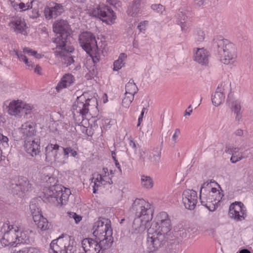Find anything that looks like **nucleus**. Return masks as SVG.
<instances>
[{"label": "nucleus", "instance_id": "nucleus-1", "mask_svg": "<svg viewBox=\"0 0 253 253\" xmlns=\"http://www.w3.org/2000/svg\"><path fill=\"white\" fill-rule=\"evenodd\" d=\"M135 212V217L132 224L134 233L140 234L144 232L149 222L153 218L154 209L151 204L143 199H136L131 207Z\"/></svg>", "mask_w": 253, "mask_h": 253}, {"label": "nucleus", "instance_id": "nucleus-2", "mask_svg": "<svg viewBox=\"0 0 253 253\" xmlns=\"http://www.w3.org/2000/svg\"><path fill=\"white\" fill-rule=\"evenodd\" d=\"M93 235L96 240L101 242L104 248H110L113 242L111 221L105 218H99L93 224Z\"/></svg>", "mask_w": 253, "mask_h": 253}, {"label": "nucleus", "instance_id": "nucleus-3", "mask_svg": "<svg viewBox=\"0 0 253 253\" xmlns=\"http://www.w3.org/2000/svg\"><path fill=\"white\" fill-rule=\"evenodd\" d=\"M53 30L57 34L56 38L53 40L56 46L61 48L66 46L69 48L68 50L71 51L72 46L69 40L71 28L68 22L64 19L56 20L53 24Z\"/></svg>", "mask_w": 253, "mask_h": 253}, {"label": "nucleus", "instance_id": "nucleus-4", "mask_svg": "<svg viewBox=\"0 0 253 253\" xmlns=\"http://www.w3.org/2000/svg\"><path fill=\"white\" fill-rule=\"evenodd\" d=\"M153 228L147 230V242L152 251H155L162 247L168 238L169 233H164L161 230Z\"/></svg>", "mask_w": 253, "mask_h": 253}, {"label": "nucleus", "instance_id": "nucleus-5", "mask_svg": "<svg viewBox=\"0 0 253 253\" xmlns=\"http://www.w3.org/2000/svg\"><path fill=\"white\" fill-rule=\"evenodd\" d=\"M223 195L214 188L211 190L200 195L201 203L211 211H214L218 206L219 202L222 199Z\"/></svg>", "mask_w": 253, "mask_h": 253}, {"label": "nucleus", "instance_id": "nucleus-6", "mask_svg": "<svg viewBox=\"0 0 253 253\" xmlns=\"http://www.w3.org/2000/svg\"><path fill=\"white\" fill-rule=\"evenodd\" d=\"M88 14L93 17L98 18L109 24L115 20L114 11L107 6L100 5L88 10Z\"/></svg>", "mask_w": 253, "mask_h": 253}, {"label": "nucleus", "instance_id": "nucleus-7", "mask_svg": "<svg viewBox=\"0 0 253 253\" xmlns=\"http://www.w3.org/2000/svg\"><path fill=\"white\" fill-rule=\"evenodd\" d=\"M69 194L64 193L60 186L53 185L45 192V197L47 201L54 204H63V201H66Z\"/></svg>", "mask_w": 253, "mask_h": 253}, {"label": "nucleus", "instance_id": "nucleus-8", "mask_svg": "<svg viewBox=\"0 0 253 253\" xmlns=\"http://www.w3.org/2000/svg\"><path fill=\"white\" fill-rule=\"evenodd\" d=\"M80 45L91 55V52H96L98 49L97 42L94 35L88 32L82 33L79 37Z\"/></svg>", "mask_w": 253, "mask_h": 253}, {"label": "nucleus", "instance_id": "nucleus-9", "mask_svg": "<svg viewBox=\"0 0 253 253\" xmlns=\"http://www.w3.org/2000/svg\"><path fill=\"white\" fill-rule=\"evenodd\" d=\"M6 228H7V230L0 239V243L2 246L6 247L9 245L12 246L15 243L17 244L18 234L19 232V227L6 224L3 226V229L4 230Z\"/></svg>", "mask_w": 253, "mask_h": 253}, {"label": "nucleus", "instance_id": "nucleus-10", "mask_svg": "<svg viewBox=\"0 0 253 253\" xmlns=\"http://www.w3.org/2000/svg\"><path fill=\"white\" fill-rule=\"evenodd\" d=\"M161 230L164 233H169L171 230L170 220L166 212H160L156 217L155 221L152 222L150 228Z\"/></svg>", "mask_w": 253, "mask_h": 253}, {"label": "nucleus", "instance_id": "nucleus-11", "mask_svg": "<svg viewBox=\"0 0 253 253\" xmlns=\"http://www.w3.org/2000/svg\"><path fill=\"white\" fill-rule=\"evenodd\" d=\"M90 99H86L83 94L77 97L76 101L72 106L73 114L74 116L81 115L83 117L86 115L89 111L88 106Z\"/></svg>", "mask_w": 253, "mask_h": 253}, {"label": "nucleus", "instance_id": "nucleus-12", "mask_svg": "<svg viewBox=\"0 0 253 253\" xmlns=\"http://www.w3.org/2000/svg\"><path fill=\"white\" fill-rule=\"evenodd\" d=\"M229 216L236 221H242L246 216L245 207L241 202H236L232 203L229 211Z\"/></svg>", "mask_w": 253, "mask_h": 253}, {"label": "nucleus", "instance_id": "nucleus-13", "mask_svg": "<svg viewBox=\"0 0 253 253\" xmlns=\"http://www.w3.org/2000/svg\"><path fill=\"white\" fill-rule=\"evenodd\" d=\"M82 247L85 253H99L101 250H105L109 248H104L101 242L94 240L91 238H85L82 242Z\"/></svg>", "mask_w": 253, "mask_h": 253}, {"label": "nucleus", "instance_id": "nucleus-14", "mask_svg": "<svg viewBox=\"0 0 253 253\" xmlns=\"http://www.w3.org/2000/svg\"><path fill=\"white\" fill-rule=\"evenodd\" d=\"M197 194L193 190H186L182 194V202L185 207L189 210L195 209L197 203Z\"/></svg>", "mask_w": 253, "mask_h": 253}, {"label": "nucleus", "instance_id": "nucleus-15", "mask_svg": "<svg viewBox=\"0 0 253 253\" xmlns=\"http://www.w3.org/2000/svg\"><path fill=\"white\" fill-rule=\"evenodd\" d=\"M228 87L227 85L223 84L217 86L211 97L212 103L214 106H218L224 102L225 92Z\"/></svg>", "mask_w": 253, "mask_h": 253}, {"label": "nucleus", "instance_id": "nucleus-16", "mask_svg": "<svg viewBox=\"0 0 253 253\" xmlns=\"http://www.w3.org/2000/svg\"><path fill=\"white\" fill-rule=\"evenodd\" d=\"M223 56L221 59L224 64H233L235 63L236 54L235 48L231 44L226 45L223 47Z\"/></svg>", "mask_w": 253, "mask_h": 253}, {"label": "nucleus", "instance_id": "nucleus-17", "mask_svg": "<svg viewBox=\"0 0 253 253\" xmlns=\"http://www.w3.org/2000/svg\"><path fill=\"white\" fill-rule=\"evenodd\" d=\"M9 26L13 30L14 32L24 35H27V28L24 19L21 17L14 18L9 23Z\"/></svg>", "mask_w": 253, "mask_h": 253}, {"label": "nucleus", "instance_id": "nucleus-18", "mask_svg": "<svg viewBox=\"0 0 253 253\" xmlns=\"http://www.w3.org/2000/svg\"><path fill=\"white\" fill-rule=\"evenodd\" d=\"M31 188V185L26 178L19 179L17 182L12 183L10 189L14 194H18L20 192L29 191Z\"/></svg>", "mask_w": 253, "mask_h": 253}, {"label": "nucleus", "instance_id": "nucleus-19", "mask_svg": "<svg viewBox=\"0 0 253 253\" xmlns=\"http://www.w3.org/2000/svg\"><path fill=\"white\" fill-rule=\"evenodd\" d=\"M21 134V139H30L36 133L35 125L32 122H27L23 124L19 130Z\"/></svg>", "mask_w": 253, "mask_h": 253}, {"label": "nucleus", "instance_id": "nucleus-20", "mask_svg": "<svg viewBox=\"0 0 253 253\" xmlns=\"http://www.w3.org/2000/svg\"><path fill=\"white\" fill-rule=\"evenodd\" d=\"M68 47L66 46L61 47V48L56 46V50L55 51L56 55L62 57L63 61L67 66L70 65L74 62L73 56L71 55V53L74 50V48L72 46L71 51L68 50Z\"/></svg>", "mask_w": 253, "mask_h": 253}, {"label": "nucleus", "instance_id": "nucleus-21", "mask_svg": "<svg viewBox=\"0 0 253 253\" xmlns=\"http://www.w3.org/2000/svg\"><path fill=\"white\" fill-rule=\"evenodd\" d=\"M194 60L202 65H207L209 63V52L204 47L195 48L193 49Z\"/></svg>", "mask_w": 253, "mask_h": 253}, {"label": "nucleus", "instance_id": "nucleus-22", "mask_svg": "<svg viewBox=\"0 0 253 253\" xmlns=\"http://www.w3.org/2000/svg\"><path fill=\"white\" fill-rule=\"evenodd\" d=\"M64 11L63 5L61 4L56 3L50 7L45 8L44 13L45 18L50 19L60 15Z\"/></svg>", "mask_w": 253, "mask_h": 253}, {"label": "nucleus", "instance_id": "nucleus-23", "mask_svg": "<svg viewBox=\"0 0 253 253\" xmlns=\"http://www.w3.org/2000/svg\"><path fill=\"white\" fill-rule=\"evenodd\" d=\"M24 148L31 156H36L40 152V142L39 140L36 141L35 140L26 139Z\"/></svg>", "mask_w": 253, "mask_h": 253}, {"label": "nucleus", "instance_id": "nucleus-24", "mask_svg": "<svg viewBox=\"0 0 253 253\" xmlns=\"http://www.w3.org/2000/svg\"><path fill=\"white\" fill-rule=\"evenodd\" d=\"M59 146L57 144H48L45 149V159L47 161H54L60 162L57 153Z\"/></svg>", "mask_w": 253, "mask_h": 253}, {"label": "nucleus", "instance_id": "nucleus-25", "mask_svg": "<svg viewBox=\"0 0 253 253\" xmlns=\"http://www.w3.org/2000/svg\"><path fill=\"white\" fill-rule=\"evenodd\" d=\"M67 241V239L60 237L53 240L50 245V253H63V251L66 248V242Z\"/></svg>", "mask_w": 253, "mask_h": 253}, {"label": "nucleus", "instance_id": "nucleus-26", "mask_svg": "<svg viewBox=\"0 0 253 253\" xmlns=\"http://www.w3.org/2000/svg\"><path fill=\"white\" fill-rule=\"evenodd\" d=\"M75 81V78L71 74H66L61 78L56 87L57 91L59 92L63 88L71 85Z\"/></svg>", "mask_w": 253, "mask_h": 253}, {"label": "nucleus", "instance_id": "nucleus-27", "mask_svg": "<svg viewBox=\"0 0 253 253\" xmlns=\"http://www.w3.org/2000/svg\"><path fill=\"white\" fill-rule=\"evenodd\" d=\"M142 0H133L130 3L126 11L128 15L135 17L140 11V5Z\"/></svg>", "mask_w": 253, "mask_h": 253}, {"label": "nucleus", "instance_id": "nucleus-28", "mask_svg": "<svg viewBox=\"0 0 253 253\" xmlns=\"http://www.w3.org/2000/svg\"><path fill=\"white\" fill-rule=\"evenodd\" d=\"M52 171L53 168L50 167L44 168L42 172V180L43 182H47L51 185L54 184L55 179L54 177L52 176Z\"/></svg>", "mask_w": 253, "mask_h": 253}, {"label": "nucleus", "instance_id": "nucleus-29", "mask_svg": "<svg viewBox=\"0 0 253 253\" xmlns=\"http://www.w3.org/2000/svg\"><path fill=\"white\" fill-rule=\"evenodd\" d=\"M30 209L34 221L40 220L42 214L39 208L38 203L36 199H33L30 203Z\"/></svg>", "mask_w": 253, "mask_h": 253}, {"label": "nucleus", "instance_id": "nucleus-30", "mask_svg": "<svg viewBox=\"0 0 253 253\" xmlns=\"http://www.w3.org/2000/svg\"><path fill=\"white\" fill-rule=\"evenodd\" d=\"M8 112L9 114L13 116L18 115L22 112V101H13L8 106Z\"/></svg>", "mask_w": 253, "mask_h": 253}, {"label": "nucleus", "instance_id": "nucleus-31", "mask_svg": "<svg viewBox=\"0 0 253 253\" xmlns=\"http://www.w3.org/2000/svg\"><path fill=\"white\" fill-rule=\"evenodd\" d=\"M161 149L157 147L154 148L148 155V159L152 163L158 164L161 158Z\"/></svg>", "mask_w": 253, "mask_h": 253}, {"label": "nucleus", "instance_id": "nucleus-32", "mask_svg": "<svg viewBox=\"0 0 253 253\" xmlns=\"http://www.w3.org/2000/svg\"><path fill=\"white\" fill-rule=\"evenodd\" d=\"M141 185L146 189H150L153 188L154 185V181L152 178L146 175H142L141 176Z\"/></svg>", "mask_w": 253, "mask_h": 253}, {"label": "nucleus", "instance_id": "nucleus-33", "mask_svg": "<svg viewBox=\"0 0 253 253\" xmlns=\"http://www.w3.org/2000/svg\"><path fill=\"white\" fill-rule=\"evenodd\" d=\"M126 94H129L134 96L135 94L138 91V88L135 84L134 83L133 80H130L129 82L126 84L125 87Z\"/></svg>", "mask_w": 253, "mask_h": 253}, {"label": "nucleus", "instance_id": "nucleus-34", "mask_svg": "<svg viewBox=\"0 0 253 253\" xmlns=\"http://www.w3.org/2000/svg\"><path fill=\"white\" fill-rule=\"evenodd\" d=\"M126 58V55L125 53H121L118 60L114 63V70L118 71L121 69L125 65V61Z\"/></svg>", "mask_w": 253, "mask_h": 253}, {"label": "nucleus", "instance_id": "nucleus-35", "mask_svg": "<svg viewBox=\"0 0 253 253\" xmlns=\"http://www.w3.org/2000/svg\"><path fill=\"white\" fill-rule=\"evenodd\" d=\"M14 52L15 53V54L17 55L19 59L23 61L25 64H26L29 67V68L30 67L33 68L35 67L34 63H33L31 61H29L27 57L22 52H19L17 50H14Z\"/></svg>", "mask_w": 253, "mask_h": 253}, {"label": "nucleus", "instance_id": "nucleus-36", "mask_svg": "<svg viewBox=\"0 0 253 253\" xmlns=\"http://www.w3.org/2000/svg\"><path fill=\"white\" fill-rule=\"evenodd\" d=\"M38 225L39 228L41 230L44 231L48 229V224L47 220L46 218H44L43 216H41L40 220L38 221H34Z\"/></svg>", "mask_w": 253, "mask_h": 253}, {"label": "nucleus", "instance_id": "nucleus-37", "mask_svg": "<svg viewBox=\"0 0 253 253\" xmlns=\"http://www.w3.org/2000/svg\"><path fill=\"white\" fill-rule=\"evenodd\" d=\"M103 172L104 174H102V184L105 185L106 184H111L113 183V181L110 177L109 176V174L108 173V169L107 168H103Z\"/></svg>", "mask_w": 253, "mask_h": 253}, {"label": "nucleus", "instance_id": "nucleus-38", "mask_svg": "<svg viewBox=\"0 0 253 253\" xmlns=\"http://www.w3.org/2000/svg\"><path fill=\"white\" fill-rule=\"evenodd\" d=\"M102 179V174H94L93 175V177L92 179V181L93 182V180H94L93 182L94 183L93 186V193L96 192V190H97V188L99 186H100L102 184L101 182Z\"/></svg>", "mask_w": 253, "mask_h": 253}, {"label": "nucleus", "instance_id": "nucleus-39", "mask_svg": "<svg viewBox=\"0 0 253 253\" xmlns=\"http://www.w3.org/2000/svg\"><path fill=\"white\" fill-rule=\"evenodd\" d=\"M17 241V245H21V244L26 243L27 242V241H29L28 237L27 236L25 232H22L19 229V233L18 234Z\"/></svg>", "mask_w": 253, "mask_h": 253}, {"label": "nucleus", "instance_id": "nucleus-40", "mask_svg": "<svg viewBox=\"0 0 253 253\" xmlns=\"http://www.w3.org/2000/svg\"><path fill=\"white\" fill-rule=\"evenodd\" d=\"M241 109L240 101L237 100H234L231 104V110L232 112L235 114L236 113H240Z\"/></svg>", "mask_w": 253, "mask_h": 253}, {"label": "nucleus", "instance_id": "nucleus-41", "mask_svg": "<svg viewBox=\"0 0 253 253\" xmlns=\"http://www.w3.org/2000/svg\"><path fill=\"white\" fill-rule=\"evenodd\" d=\"M134 99V96L129 94L125 93V97L122 100V105L126 108H128Z\"/></svg>", "mask_w": 253, "mask_h": 253}, {"label": "nucleus", "instance_id": "nucleus-42", "mask_svg": "<svg viewBox=\"0 0 253 253\" xmlns=\"http://www.w3.org/2000/svg\"><path fill=\"white\" fill-rule=\"evenodd\" d=\"M214 188L211 187V183L209 182H205L201 186L200 192V195H203L204 193H206L211 190V189Z\"/></svg>", "mask_w": 253, "mask_h": 253}, {"label": "nucleus", "instance_id": "nucleus-43", "mask_svg": "<svg viewBox=\"0 0 253 253\" xmlns=\"http://www.w3.org/2000/svg\"><path fill=\"white\" fill-rule=\"evenodd\" d=\"M231 155L230 161L233 164L236 163L245 158L243 153H238V154Z\"/></svg>", "mask_w": 253, "mask_h": 253}, {"label": "nucleus", "instance_id": "nucleus-44", "mask_svg": "<svg viewBox=\"0 0 253 253\" xmlns=\"http://www.w3.org/2000/svg\"><path fill=\"white\" fill-rule=\"evenodd\" d=\"M63 154L66 158H68L69 153H71V156L74 157L77 155V152L70 147L63 148Z\"/></svg>", "mask_w": 253, "mask_h": 253}, {"label": "nucleus", "instance_id": "nucleus-45", "mask_svg": "<svg viewBox=\"0 0 253 253\" xmlns=\"http://www.w3.org/2000/svg\"><path fill=\"white\" fill-rule=\"evenodd\" d=\"M33 109V107L29 104H27L22 102V112L25 114H30Z\"/></svg>", "mask_w": 253, "mask_h": 253}, {"label": "nucleus", "instance_id": "nucleus-46", "mask_svg": "<svg viewBox=\"0 0 253 253\" xmlns=\"http://www.w3.org/2000/svg\"><path fill=\"white\" fill-rule=\"evenodd\" d=\"M151 8L153 10L157 11L158 13H162L165 10L164 6L160 4H154L151 5Z\"/></svg>", "mask_w": 253, "mask_h": 253}, {"label": "nucleus", "instance_id": "nucleus-47", "mask_svg": "<svg viewBox=\"0 0 253 253\" xmlns=\"http://www.w3.org/2000/svg\"><path fill=\"white\" fill-rule=\"evenodd\" d=\"M63 253H77V249L76 246H73V245L69 244L68 246H66L65 249H64V251H63Z\"/></svg>", "mask_w": 253, "mask_h": 253}, {"label": "nucleus", "instance_id": "nucleus-48", "mask_svg": "<svg viewBox=\"0 0 253 253\" xmlns=\"http://www.w3.org/2000/svg\"><path fill=\"white\" fill-rule=\"evenodd\" d=\"M11 253H26L25 248H21V245H16L14 249H12Z\"/></svg>", "mask_w": 253, "mask_h": 253}, {"label": "nucleus", "instance_id": "nucleus-49", "mask_svg": "<svg viewBox=\"0 0 253 253\" xmlns=\"http://www.w3.org/2000/svg\"><path fill=\"white\" fill-rule=\"evenodd\" d=\"M148 22L147 21H143L140 23L137 26L139 32H144L146 30V25L148 24Z\"/></svg>", "mask_w": 253, "mask_h": 253}, {"label": "nucleus", "instance_id": "nucleus-50", "mask_svg": "<svg viewBox=\"0 0 253 253\" xmlns=\"http://www.w3.org/2000/svg\"><path fill=\"white\" fill-rule=\"evenodd\" d=\"M68 214L69 217L70 218H73L76 223L79 222L82 219L81 216L77 215L75 212H69Z\"/></svg>", "mask_w": 253, "mask_h": 253}, {"label": "nucleus", "instance_id": "nucleus-51", "mask_svg": "<svg viewBox=\"0 0 253 253\" xmlns=\"http://www.w3.org/2000/svg\"><path fill=\"white\" fill-rule=\"evenodd\" d=\"M187 18V16L185 15V13L184 12H181L180 13L178 14V20L179 22L182 24H183L184 23H185Z\"/></svg>", "mask_w": 253, "mask_h": 253}, {"label": "nucleus", "instance_id": "nucleus-52", "mask_svg": "<svg viewBox=\"0 0 253 253\" xmlns=\"http://www.w3.org/2000/svg\"><path fill=\"white\" fill-rule=\"evenodd\" d=\"M205 37L204 32L203 31H198L196 36V39L198 42H202L204 40Z\"/></svg>", "mask_w": 253, "mask_h": 253}, {"label": "nucleus", "instance_id": "nucleus-53", "mask_svg": "<svg viewBox=\"0 0 253 253\" xmlns=\"http://www.w3.org/2000/svg\"><path fill=\"white\" fill-rule=\"evenodd\" d=\"M19 8L22 10H26L32 7V5H31V3H27L21 2L19 4Z\"/></svg>", "mask_w": 253, "mask_h": 253}, {"label": "nucleus", "instance_id": "nucleus-54", "mask_svg": "<svg viewBox=\"0 0 253 253\" xmlns=\"http://www.w3.org/2000/svg\"><path fill=\"white\" fill-rule=\"evenodd\" d=\"M26 253H40L39 249L33 248H25Z\"/></svg>", "mask_w": 253, "mask_h": 253}, {"label": "nucleus", "instance_id": "nucleus-55", "mask_svg": "<svg viewBox=\"0 0 253 253\" xmlns=\"http://www.w3.org/2000/svg\"><path fill=\"white\" fill-rule=\"evenodd\" d=\"M241 150V148L238 147H232L230 148L229 151L231 155H234L240 153L239 151Z\"/></svg>", "mask_w": 253, "mask_h": 253}, {"label": "nucleus", "instance_id": "nucleus-56", "mask_svg": "<svg viewBox=\"0 0 253 253\" xmlns=\"http://www.w3.org/2000/svg\"><path fill=\"white\" fill-rule=\"evenodd\" d=\"M23 52L25 53H27L29 55L32 56H34V54H36V51L33 50L32 49H31L28 47H25L23 49Z\"/></svg>", "mask_w": 253, "mask_h": 253}, {"label": "nucleus", "instance_id": "nucleus-57", "mask_svg": "<svg viewBox=\"0 0 253 253\" xmlns=\"http://www.w3.org/2000/svg\"><path fill=\"white\" fill-rule=\"evenodd\" d=\"M106 1L116 7L120 6V2L119 0H106Z\"/></svg>", "mask_w": 253, "mask_h": 253}, {"label": "nucleus", "instance_id": "nucleus-58", "mask_svg": "<svg viewBox=\"0 0 253 253\" xmlns=\"http://www.w3.org/2000/svg\"><path fill=\"white\" fill-rule=\"evenodd\" d=\"M29 16L31 18L33 19H35L38 17L39 16V11L37 9L32 10V13L29 14Z\"/></svg>", "mask_w": 253, "mask_h": 253}, {"label": "nucleus", "instance_id": "nucleus-59", "mask_svg": "<svg viewBox=\"0 0 253 253\" xmlns=\"http://www.w3.org/2000/svg\"><path fill=\"white\" fill-rule=\"evenodd\" d=\"M234 134L237 136H242L244 134V131L241 128L237 129L234 131Z\"/></svg>", "mask_w": 253, "mask_h": 253}, {"label": "nucleus", "instance_id": "nucleus-60", "mask_svg": "<svg viewBox=\"0 0 253 253\" xmlns=\"http://www.w3.org/2000/svg\"><path fill=\"white\" fill-rule=\"evenodd\" d=\"M129 145L131 149H132V151L134 153H135L136 152V147L135 143L132 140H130L129 142Z\"/></svg>", "mask_w": 253, "mask_h": 253}, {"label": "nucleus", "instance_id": "nucleus-61", "mask_svg": "<svg viewBox=\"0 0 253 253\" xmlns=\"http://www.w3.org/2000/svg\"><path fill=\"white\" fill-rule=\"evenodd\" d=\"M235 120L237 122H240L242 121V113H238L235 114Z\"/></svg>", "mask_w": 253, "mask_h": 253}, {"label": "nucleus", "instance_id": "nucleus-62", "mask_svg": "<svg viewBox=\"0 0 253 253\" xmlns=\"http://www.w3.org/2000/svg\"><path fill=\"white\" fill-rule=\"evenodd\" d=\"M180 133V130L179 129H176L175 130L174 134L172 136V139L175 142L176 141V139L177 138L178 135Z\"/></svg>", "mask_w": 253, "mask_h": 253}, {"label": "nucleus", "instance_id": "nucleus-63", "mask_svg": "<svg viewBox=\"0 0 253 253\" xmlns=\"http://www.w3.org/2000/svg\"><path fill=\"white\" fill-rule=\"evenodd\" d=\"M194 0V4L198 7L201 6L202 5H203L204 4V0Z\"/></svg>", "mask_w": 253, "mask_h": 253}, {"label": "nucleus", "instance_id": "nucleus-64", "mask_svg": "<svg viewBox=\"0 0 253 253\" xmlns=\"http://www.w3.org/2000/svg\"><path fill=\"white\" fill-rule=\"evenodd\" d=\"M114 161H115V165L117 167V168L119 169V171L122 172V169H121V166L120 165V164L119 163V162H118V161L116 159V157H114Z\"/></svg>", "mask_w": 253, "mask_h": 253}]
</instances>
